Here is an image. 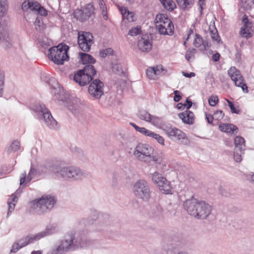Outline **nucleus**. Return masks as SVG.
<instances>
[{"label":"nucleus","mask_w":254,"mask_h":254,"mask_svg":"<svg viewBox=\"0 0 254 254\" xmlns=\"http://www.w3.org/2000/svg\"><path fill=\"white\" fill-rule=\"evenodd\" d=\"M161 129L166 133L169 137H176L178 140H181L182 142L187 144L188 143L186 134L181 130L173 127L170 124H164L161 127Z\"/></svg>","instance_id":"nucleus-13"},{"label":"nucleus","mask_w":254,"mask_h":254,"mask_svg":"<svg viewBox=\"0 0 254 254\" xmlns=\"http://www.w3.org/2000/svg\"><path fill=\"white\" fill-rule=\"evenodd\" d=\"M55 175L68 181H76L81 179L83 171L74 166H56L54 170Z\"/></svg>","instance_id":"nucleus-5"},{"label":"nucleus","mask_w":254,"mask_h":254,"mask_svg":"<svg viewBox=\"0 0 254 254\" xmlns=\"http://www.w3.org/2000/svg\"><path fill=\"white\" fill-rule=\"evenodd\" d=\"M52 164L50 163H47L41 165L38 168V172L41 174L48 173L51 169Z\"/></svg>","instance_id":"nucleus-38"},{"label":"nucleus","mask_w":254,"mask_h":254,"mask_svg":"<svg viewBox=\"0 0 254 254\" xmlns=\"http://www.w3.org/2000/svg\"><path fill=\"white\" fill-rule=\"evenodd\" d=\"M156 27L159 33L162 35H172L174 33V25L167 16L159 14L156 17Z\"/></svg>","instance_id":"nucleus-11"},{"label":"nucleus","mask_w":254,"mask_h":254,"mask_svg":"<svg viewBox=\"0 0 254 254\" xmlns=\"http://www.w3.org/2000/svg\"><path fill=\"white\" fill-rule=\"evenodd\" d=\"M0 46L4 48L13 47L16 49L22 50L23 44L19 39L10 40L8 33V26L5 23L0 25Z\"/></svg>","instance_id":"nucleus-9"},{"label":"nucleus","mask_w":254,"mask_h":254,"mask_svg":"<svg viewBox=\"0 0 254 254\" xmlns=\"http://www.w3.org/2000/svg\"><path fill=\"white\" fill-rule=\"evenodd\" d=\"M96 74V70L93 65H86L74 74L73 80L81 86H84L93 79Z\"/></svg>","instance_id":"nucleus-8"},{"label":"nucleus","mask_w":254,"mask_h":254,"mask_svg":"<svg viewBox=\"0 0 254 254\" xmlns=\"http://www.w3.org/2000/svg\"><path fill=\"white\" fill-rule=\"evenodd\" d=\"M245 150H240L234 149L233 157L237 162H240L242 160V155L244 154Z\"/></svg>","instance_id":"nucleus-39"},{"label":"nucleus","mask_w":254,"mask_h":254,"mask_svg":"<svg viewBox=\"0 0 254 254\" xmlns=\"http://www.w3.org/2000/svg\"><path fill=\"white\" fill-rule=\"evenodd\" d=\"M94 7L92 4L88 3L83 8L82 10H78L75 14H79L80 16V17H77L81 21H83L89 18L92 14H94Z\"/></svg>","instance_id":"nucleus-21"},{"label":"nucleus","mask_w":254,"mask_h":254,"mask_svg":"<svg viewBox=\"0 0 254 254\" xmlns=\"http://www.w3.org/2000/svg\"><path fill=\"white\" fill-rule=\"evenodd\" d=\"M193 46L203 51L207 50L208 44L203 40L202 37L198 34L195 33L193 42Z\"/></svg>","instance_id":"nucleus-26"},{"label":"nucleus","mask_w":254,"mask_h":254,"mask_svg":"<svg viewBox=\"0 0 254 254\" xmlns=\"http://www.w3.org/2000/svg\"><path fill=\"white\" fill-rule=\"evenodd\" d=\"M51 93L53 99L55 101H61L63 102H67V95L65 94L64 89L58 85L57 87H52Z\"/></svg>","instance_id":"nucleus-22"},{"label":"nucleus","mask_w":254,"mask_h":254,"mask_svg":"<svg viewBox=\"0 0 254 254\" xmlns=\"http://www.w3.org/2000/svg\"><path fill=\"white\" fill-rule=\"evenodd\" d=\"M137 117L141 120L151 123L154 126H158L161 119L157 116H152L146 110H140L137 114Z\"/></svg>","instance_id":"nucleus-17"},{"label":"nucleus","mask_w":254,"mask_h":254,"mask_svg":"<svg viewBox=\"0 0 254 254\" xmlns=\"http://www.w3.org/2000/svg\"><path fill=\"white\" fill-rule=\"evenodd\" d=\"M245 139L240 136H237L235 138L234 144L235 149L237 150H245Z\"/></svg>","instance_id":"nucleus-32"},{"label":"nucleus","mask_w":254,"mask_h":254,"mask_svg":"<svg viewBox=\"0 0 254 254\" xmlns=\"http://www.w3.org/2000/svg\"><path fill=\"white\" fill-rule=\"evenodd\" d=\"M241 5L245 10H249L254 7V0H241Z\"/></svg>","instance_id":"nucleus-37"},{"label":"nucleus","mask_w":254,"mask_h":254,"mask_svg":"<svg viewBox=\"0 0 254 254\" xmlns=\"http://www.w3.org/2000/svg\"><path fill=\"white\" fill-rule=\"evenodd\" d=\"M35 28L36 31L42 32L46 29V25L43 23V18L41 16H37L34 22Z\"/></svg>","instance_id":"nucleus-33"},{"label":"nucleus","mask_w":254,"mask_h":254,"mask_svg":"<svg viewBox=\"0 0 254 254\" xmlns=\"http://www.w3.org/2000/svg\"><path fill=\"white\" fill-rule=\"evenodd\" d=\"M37 173V170L33 166H31L27 176L26 172H24L20 175V185L24 187L27 186L32 179L36 177Z\"/></svg>","instance_id":"nucleus-20"},{"label":"nucleus","mask_w":254,"mask_h":254,"mask_svg":"<svg viewBox=\"0 0 254 254\" xmlns=\"http://www.w3.org/2000/svg\"><path fill=\"white\" fill-rule=\"evenodd\" d=\"M91 242L79 235L71 234L60 240L47 254H65L69 251L90 246Z\"/></svg>","instance_id":"nucleus-1"},{"label":"nucleus","mask_w":254,"mask_h":254,"mask_svg":"<svg viewBox=\"0 0 254 254\" xmlns=\"http://www.w3.org/2000/svg\"><path fill=\"white\" fill-rule=\"evenodd\" d=\"M79 56L80 57V59L84 64H91L96 62L95 59L88 54L80 53Z\"/></svg>","instance_id":"nucleus-31"},{"label":"nucleus","mask_w":254,"mask_h":254,"mask_svg":"<svg viewBox=\"0 0 254 254\" xmlns=\"http://www.w3.org/2000/svg\"><path fill=\"white\" fill-rule=\"evenodd\" d=\"M214 120H221L224 116V113L222 110H217L213 114Z\"/></svg>","instance_id":"nucleus-46"},{"label":"nucleus","mask_w":254,"mask_h":254,"mask_svg":"<svg viewBox=\"0 0 254 254\" xmlns=\"http://www.w3.org/2000/svg\"><path fill=\"white\" fill-rule=\"evenodd\" d=\"M162 71V67L160 66L150 67L146 70V76L150 79L156 80L158 78Z\"/></svg>","instance_id":"nucleus-25"},{"label":"nucleus","mask_w":254,"mask_h":254,"mask_svg":"<svg viewBox=\"0 0 254 254\" xmlns=\"http://www.w3.org/2000/svg\"><path fill=\"white\" fill-rule=\"evenodd\" d=\"M210 34L212 39L213 41L218 42L220 41V37L218 35L216 29H214V30L210 31Z\"/></svg>","instance_id":"nucleus-45"},{"label":"nucleus","mask_w":254,"mask_h":254,"mask_svg":"<svg viewBox=\"0 0 254 254\" xmlns=\"http://www.w3.org/2000/svg\"><path fill=\"white\" fill-rule=\"evenodd\" d=\"M155 154V150L151 146L141 143L135 146L133 152V155L136 159L145 163H149L151 161L158 162V157Z\"/></svg>","instance_id":"nucleus-4"},{"label":"nucleus","mask_w":254,"mask_h":254,"mask_svg":"<svg viewBox=\"0 0 254 254\" xmlns=\"http://www.w3.org/2000/svg\"><path fill=\"white\" fill-rule=\"evenodd\" d=\"M137 46L141 52H148L152 48V43L148 37L144 36L138 40Z\"/></svg>","instance_id":"nucleus-24"},{"label":"nucleus","mask_w":254,"mask_h":254,"mask_svg":"<svg viewBox=\"0 0 254 254\" xmlns=\"http://www.w3.org/2000/svg\"><path fill=\"white\" fill-rule=\"evenodd\" d=\"M17 199L18 198L15 194H12L8 199L7 201L8 206L7 216L9 215L10 213L14 210L15 206V202H17Z\"/></svg>","instance_id":"nucleus-35"},{"label":"nucleus","mask_w":254,"mask_h":254,"mask_svg":"<svg viewBox=\"0 0 254 254\" xmlns=\"http://www.w3.org/2000/svg\"><path fill=\"white\" fill-rule=\"evenodd\" d=\"M20 249H21V247L20 246V244H19L18 242H16L14 243L12 245V248L10 250V253H15L18 252Z\"/></svg>","instance_id":"nucleus-52"},{"label":"nucleus","mask_w":254,"mask_h":254,"mask_svg":"<svg viewBox=\"0 0 254 254\" xmlns=\"http://www.w3.org/2000/svg\"><path fill=\"white\" fill-rule=\"evenodd\" d=\"M39 240L37 234L29 235L25 238L19 239L18 242L20 244L21 248L27 246L28 244L34 243L35 241Z\"/></svg>","instance_id":"nucleus-29"},{"label":"nucleus","mask_w":254,"mask_h":254,"mask_svg":"<svg viewBox=\"0 0 254 254\" xmlns=\"http://www.w3.org/2000/svg\"><path fill=\"white\" fill-rule=\"evenodd\" d=\"M103 83L99 79H96L90 83L88 87L89 93L96 99L100 98L103 94Z\"/></svg>","instance_id":"nucleus-16"},{"label":"nucleus","mask_w":254,"mask_h":254,"mask_svg":"<svg viewBox=\"0 0 254 254\" xmlns=\"http://www.w3.org/2000/svg\"><path fill=\"white\" fill-rule=\"evenodd\" d=\"M164 7L169 11L173 10L176 4L172 0H160Z\"/></svg>","instance_id":"nucleus-36"},{"label":"nucleus","mask_w":254,"mask_h":254,"mask_svg":"<svg viewBox=\"0 0 254 254\" xmlns=\"http://www.w3.org/2000/svg\"><path fill=\"white\" fill-rule=\"evenodd\" d=\"M114 53V50L110 48L102 49L100 51L99 55L102 58H105L108 56L112 55Z\"/></svg>","instance_id":"nucleus-41"},{"label":"nucleus","mask_w":254,"mask_h":254,"mask_svg":"<svg viewBox=\"0 0 254 254\" xmlns=\"http://www.w3.org/2000/svg\"><path fill=\"white\" fill-rule=\"evenodd\" d=\"M134 14L132 12L129 11L126 15L125 19H127L128 22L134 21Z\"/></svg>","instance_id":"nucleus-58"},{"label":"nucleus","mask_w":254,"mask_h":254,"mask_svg":"<svg viewBox=\"0 0 254 254\" xmlns=\"http://www.w3.org/2000/svg\"><path fill=\"white\" fill-rule=\"evenodd\" d=\"M152 181L157 186L161 191L165 194H172V188L170 182L159 172L156 171L150 174Z\"/></svg>","instance_id":"nucleus-12"},{"label":"nucleus","mask_w":254,"mask_h":254,"mask_svg":"<svg viewBox=\"0 0 254 254\" xmlns=\"http://www.w3.org/2000/svg\"><path fill=\"white\" fill-rule=\"evenodd\" d=\"M148 215L155 220H161L163 217V208L159 204L154 203L150 205Z\"/></svg>","instance_id":"nucleus-18"},{"label":"nucleus","mask_w":254,"mask_h":254,"mask_svg":"<svg viewBox=\"0 0 254 254\" xmlns=\"http://www.w3.org/2000/svg\"><path fill=\"white\" fill-rule=\"evenodd\" d=\"M4 84V72L0 70V97H2L3 92V88Z\"/></svg>","instance_id":"nucleus-43"},{"label":"nucleus","mask_w":254,"mask_h":254,"mask_svg":"<svg viewBox=\"0 0 254 254\" xmlns=\"http://www.w3.org/2000/svg\"><path fill=\"white\" fill-rule=\"evenodd\" d=\"M205 115L206 120H207L208 123L212 124L213 120L214 119V116L211 114H208L207 113H205Z\"/></svg>","instance_id":"nucleus-60"},{"label":"nucleus","mask_w":254,"mask_h":254,"mask_svg":"<svg viewBox=\"0 0 254 254\" xmlns=\"http://www.w3.org/2000/svg\"><path fill=\"white\" fill-rule=\"evenodd\" d=\"M99 5L104 18L107 20L108 18L107 13V7L106 4L103 0H99Z\"/></svg>","instance_id":"nucleus-40"},{"label":"nucleus","mask_w":254,"mask_h":254,"mask_svg":"<svg viewBox=\"0 0 254 254\" xmlns=\"http://www.w3.org/2000/svg\"><path fill=\"white\" fill-rule=\"evenodd\" d=\"M141 32V29L140 28L137 27H133L131 28L128 32V35L131 36H136L138 34H139Z\"/></svg>","instance_id":"nucleus-47"},{"label":"nucleus","mask_w":254,"mask_h":254,"mask_svg":"<svg viewBox=\"0 0 254 254\" xmlns=\"http://www.w3.org/2000/svg\"><path fill=\"white\" fill-rule=\"evenodd\" d=\"M120 10L123 15V18L125 19L126 15L129 12V11L126 7H121Z\"/></svg>","instance_id":"nucleus-62"},{"label":"nucleus","mask_w":254,"mask_h":254,"mask_svg":"<svg viewBox=\"0 0 254 254\" xmlns=\"http://www.w3.org/2000/svg\"><path fill=\"white\" fill-rule=\"evenodd\" d=\"M56 202L55 197L51 194H44L29 202V213L33 215H42L50 211Z\"/></svg>","instance_id":"nucleus-2"},{"label":"nucleus","mask_w":254,"mask_h":254,"mask_svg":"<svg viewBox=\"0 0 254 254\" xmlns=\"http://www.w3.org/2000/svg\"><path fill=\"white\" fill-rule=\"evenodd\" d=\"M226 101L228 103V105L230 107L231 111L232 113L239 114L240 111L238 109H237L234 106V104L232 102H231L228 99H226Z\"/></svg>","instance_id":"nucleus-51"},{"label":"nucleus","mask_w":254,"mask_h":254,"mask_svg":"<svg viewBox=\"0 0 254 254\" xmlns=\"http://www.w3.org/2000/svg\"><path fill=\"white\" fill-rule=\"evenodd\" d=\"M182 74L186 77H189V78L194 77L195 75V73L193 72H191L190 73H188V72H186L185 71H182Z\"/></svg>","instance_id":"nucleus-64"},{"label":"nucleus","mask_w":254,"mask_h":254,"mask_svg":"<svg viewBox=\"0 0 254 254\" xmlns=\"http://www.w3.org/2000/svg\"><path fill=\"white\" fill-rule=\"evenodd\" d=\"M59 232L60 229L57 225L53 224L48 225L44 231L40 232L37 234L39 240H40L47 236L58 233Z\"/></svg>","instance_id":"nucleus-23"},{"label":"nucleus","mask_w":254,"mask_h":254,"mask_svg":"<svg viewBox=\"0 0 254 254\" xmlns=\"http://www.w3.org/2000/svg\"><path fill=\"white\" fill-rule=\"evenodd\" d=\"M132 191L136 197L143 201H147L151 197L150 186L145 180L137 181L133 186Z\"/></svg>","instance_id":"nucleus-10"},{"label":"nucleus","mask_w":254,"mask_h":254,"mask_svg":"<svg viewBox=\"0 0 254 254\" xmlns=\"http://www.w3.org/2000/svg\"><path fill=\"white\" fill-rule=\"evenodd\" d=\"M193 33V30L191 28H190L188 31L187 32V33L185 36L184 37V43L183 45L185 46H187V41L189 39L190 36Z\"/></svg>","instance_id":"nucleus-54"},{"label":"nucleus","mask_w":254,"mask_h":254,"mask_svg":"<svg viewBox=\"0 0 254 254\" xmlns=\"http://www.w3.org/2000/svg\"><path fill=\"white\" fill-rule=\"evenodd\" d=\"M178 116L185 124L190 125L193 123V113L189 110H186L184 112L179 114Z\"/></svg>","instance_id":"nucleus-28"},{"label":"nucleus","mask_w":254,"mask_h":254,"mask_svg":"<svg viewBox=\"0 0 254 254\" xmlns=\"http://www.w3.org/2000/svg\"><path fill=\"white\" fill-rule=\"evenodd\" d=\"M195 50L194 48H189L186 54V59L189 61L195 53Z\"/></svg>","instance_id":"nucleus-53"},{"label":"nucleus","mask_w":254,"mask_h":254,"mask_svg":"<svg viewBox=\"0 0 254 254\" xmlns=\"http://www.w3.org/2000/svg\"><path fill=\"white\" fill-rule=\"evenodd\" d=\"M242 21L244 23V26L241 28L240 34L243 37L249 38L252 35V32L254 30V27L246 15L243 17Z\"/></svg>","instance_id":"nucleus-19"},{"label":"nucleus","mask_w":254,"mask_h":254,"mask_svg":"<svg viewBox=\"0 0 254 254\" xmlns=\"http://www.w3.org/2000/svg\"><path fill=\"white\" fill-rule=\"evenodd\" d=\"M192 104V102L187 98L186 100V103L184 104V108L186 107L187 110H188L191 107Z\"/></svg>","instance_id":"nucleus-63"},{"label":"nucleus","mask_w":254,"mask_h":254,"mask_svg":"<svg viewBox=\"0 0 254 254\" xmlns=\"http://www.w3.org/2000/svg\"><path fill=\"white\" fill-rule=\"evenodd\" d=\"M31 1L26 0L22 3V8L24 11L30 10Z\"/></svg>","instance_id":"nucleus-55"},{"label":"nucleus","mask_w":254,"mask_h":254,"mask_svg":"<svg viewBox=\"0 0 254 254\" xmlns=\"http://www.w3.org/2000/svg\"><path fill=\"white\" fill-rule=\"evenodd\" d=\"M219 128L222 131L231 134L233 133L235 131L238 130V127L236 126L230 124H220L219 126Z\"/></svg>","instance_id":"nucleus-30"},{"label":"nucleus","mask_w":254,"mask_h":254,"mask_svg":"<svg viewBox=\"0 0 254 254\" xmlns=\"http://www.w3.org/2000/svg\"><path fill=\"white\" fill-rule=\"evenodd\" d=\"M228 73L236 86L241 87L244 92H248V86L245 83L244 78L238 69L235 66H232L228 70Z\"/></svg>","instance_id":"nucleus-14"},{"label":"nucleus","mask_w":254,"mask_h":254,"mask_svg":"<svg viewBox=\"0 0 254 254\" xmlns=\"http://www.w3.org/2000/svg\"><path fill=\"white\" fill-rule=\"evenodd\" d=\"M20 142L17 140L13 141L10 146L9 151L16 152L20 149Z\"/></svg>","instance_id":"nucleus-42"},{"label":"nucleus","mask_w":254,"mask_h":254,"mask_svg":"<svg viewBox=\"0 0 254 254\" xmlns=\"http://www.w3.org/2000/svg\"><path fill=\"white\" fill-rule=\"evenodd\" d=\"M150 137H152L155 139H156L157 142L161 145H164V138L160 135L158 134H157L154 132H152L151 136Z\"/></svg>","instance_id":"nucleus-44"},{"label":"nucleus","mask_w":254,"mask_h":254,"mask_svg":"<svg viewBox=\"0 0 254 254\" xmlns=\"http://www.w3.org/2000/svg\"><path fill=\"white\" fill-rule=\"evenodd\" d=\"M113 70L114 72H116L118 73H120V72H122V67L120 64H114L113 67Z\"/></svg>","instance_id":"nucleus-56"},{"label":"nucleus","mask_w":254,"mask_h":254,"mask_svg":"<svg viewBox=\"0 0 254 254\" xmlns=\"http://www.w3.org/2000/svg\"><path fill=\"white\" fill-rule=\"evenodd\" d=\"M174 100L175 102H179L182 99V97L180 94V92L178 90H175L174 91Z\"/></svg>","instance_id":"nucleus-57"},{"label":"nucleus","mask_w":254,"mask_h":254,"mask_svg":"<svg viewBox=\"0 0 254 254\" xmlns=\"http://www.w3.org/2000/svg\"><path fill=\"white\" fill-rule=\"evenodd\" d=\"M218 102V98L217 96L212 95L208 99V103L210 106H214Z\"/></svg>","instance_id":"nucleus-48"},{"label":"nucleus","mask_w":254,"mask_h":254,"mask_svg":"<svg viewBox=\"0 0 254 254\" xmlns=\"http://www.w3.org/2000/svg\"><path fill=\"white\" fill-rule=\"evenodd\" d=\"M178 5L183 10H188L193 4L194 0H176Z\"/></svg>","instance_id":"nucleus-34"},{"label":"nucleus","mask_w":254,"mask_h":254,"mask_svg":"<svg viewBox=\"0 0 254 254\" xmlns=\"http://www.w3.org/2000/svg\"><path fill=\"white\" fill-rule=\"evenodd\" d=\"M137 132H139L140 133L148 137H150V136H151V134L152 132V131L148 129H147L146 128L144 127H140Z\"/></svg>","instance_id":"nucleus-49"},{"label":"nucleus","mask_w":254,"mask_h":254,"mask_svg":"<svg viewBox=\"0 0 254 254\" xmlns=\"http://www.w3.org/2000/svg\"><path fill=\"white\" fill-rule=\"evenodd\" d=\"M205 0H199L198 1V6H199V10L200 11V14H202V10H203V6L205 5Z\"/></svg>","instance_id":"nucleus-61"},{"label":"nucleus","mask_w":254,"mask_h":254,"mask_svg":"<svg viewBox=\"0 0 254 254\" xmlns=\"http://www.w3.org/2000/svg\"><path fill=\"white\" fill-rule=\"evenodd\" d=\"M38 116L39 119H43L46 126L52 129L58 128L57 122L53 118L50 111L46 108L45 105L37 103L31 107Z\"/></svg>","instance_id":"nucleus-6"},{"label":"nucleus","mask_w":254,"mask_h":254,"mask_svg":"<svg viewBox=\"0 0 254 254\" xmlns=\"http://www.w3.org/2000/svg\"><path fill=\"white\" fill-rule=\"evenodd\" d=\"M8 9V3L7 0H0V25L5 24L8 26L7 21L5 18H3L6 14Z\"/></svg>","instance_id":"nucleus-27"},{"label":"nucleus","mask_w":254,"mask_h":254,"mask_svg":"<svg viewBox=\"0 0 254 254\" xmlns=\"http://www.w3.org/2000/svg\"><path fill=\"white\" fill-rule=\"evenodd\" d=\"M68 49L67 46L62 44L52 47L49 49L48 57L55 64H63L64 61H68L69 59L67 55Z\"/></svg>","instance_id":"nucleus-7"},{"label":"nucleus","mask_w":254,"mask_h":254,"mask_svg":"<svg viewBox=\"0 0 254 254\" xmlns=\"http://www.w3.org/2000/svg\"><path fill=\"white\" fill-rule=\"evenodd\" d=\"M93 37L89 32H82L78 36V44L81 50L84 52H88L93 43Z\"/></svg>","instance_id":"nucleus-15"},{"label":"nucleus","mask_w":254,"mask_h":254,"mask_svg":"<svg viewBox=\"0 0 254 254\" xmlns=\"http://www.w3.org/2000/svg\"><path fill=\"white\" fill-rule=\"evenodd\" d=\"M37 13L40 14V16H46L47 15V11L45 8L41 6L40 8L38 9Z\"/></svg>","instance_id":"nucleus-59"},{"label":"nucleus","mask_w":254,"mask_h":254,"mask_svg":"<svg viewBox=\"0 0 254 254\" xmlns=\"http://www.w3.org/2000/svg\"><path fill=\"white\" fill-rule=\"evenodd\" d=\"M41 5L37 1H31V7L30 10L34 11L36 13L38 9L40 8Z\"/></svg>","instance_id":"nucleus-50"},{"label":"nucleus","mask_w":254,"mask_h":254,"mask_svg":"<svg viewBox=\"0 0 254 254\" xmlns=\"http://www.w3.org/2000/svg\"><path fill=\"white\" fill-rule=\"evenodd\" d=\"M184 206L188 213L199 219L206 218L212 210L210 205L203 201H198L193 197L187 200L184 203Z\"/></svg>","instance_id":"nucleus-3"}]
</instances>
